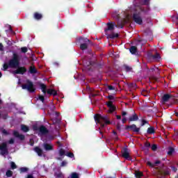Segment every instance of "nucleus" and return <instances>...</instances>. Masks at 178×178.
I'll use <instances>...</instances> for the list:
<instances>
[{
    "label": "nucleus",
    "instance_id": "nucleus-15",
    "mask_svg": "<svg viewBox=\"0 0 178 178\" xmlns=\"http://www.w3.org/2000/svg\"><path fill=\"white\" fill-rule=\"evenodd\" d=\"M160 162L159 161H156L154 163H152L149 161L147 162V165H148V166H150V168H154L155 166H158V165H159Z\"/></svg>",
    "mask_w": 178,
    "mask_h": 178
},
{
    "label": "nucleus",
    "instance_id": "nucleus-11",
    "mask_svg": "<svg viewBox=\"0 0 178 178\" xmlns=\"http://www.w3.org/2000/svg\"><path fill=\"white\" fill-rule=\"evenodd\" d=\"M107 106L108 107V109H109L108 112L110 113H112V112H113L115 111V109L114 105L112 104V102H108L107 103Z\"/></svg>",
    "mask_w": 178,
    "mask_h": 178
},
{
    "label": "nucleus",
    "instance_id": "nucleus-8",
    "mask_svg": "<svg viewBox=\"0 0 178 178\" xmlns=\"http://www.w3.org/2000/svg\"><path fill=\"white\" fill-rule=\"evenodd\" d=\"M27 70L24 67H20L15 71H14V74H24Z\"/></svg>",
    "mask_w": 178,
    "mask_h": 178
},
{
    "label": "nucleus",
    "instance_id": "nucleus-22",
    "mask_svg": "<svg viewBox=\"0 0 178 178\" xmlns=\"http://www.w3.org/2000/svg\"><path fill=\"white\" fill-rule=\"evenodd\" d=\"M170 98V96L169 95H165L163 97V102H166Z\"/></svg>",
    "mask_w": 178,
    "mask_h": 178
},
{
    "label": "nucleus",
    "instance_id": "nucleus-5",
    "mask_svg": "<svg viewBox=\"0 0 178 178\" xmlns=\"http://www.w3.org/2000/svg\"><path fill=\"white\" fill-rule=\"evenodd\" d=\"M22 88L23 90H27L29 92H34L35 91L34 85L30 81H28L26 84L23 85Z\"/></svg>",
    "mask_w": 178,
    "mask_h": 178
},
{
    "label": "nucleus",
    "instance_id": "nucleus-29",
    "mask_svg": "<svg viewBox=\"0 0 178 178\" xmlns=\"http://www.w3.org/2000/svg\"><path fill=\"white\" fill-rule=\"evenodd\" d=\"M59 154H60V156H65V150H63L62 149H60Z\"/></svg>",
    "mask_w": 178,
    "mask_h": 178
},
{
    "label": "nucleus",
    "instance_id": "nucleus-28",
    "mask_svg": "<svg viewBox=\"0 0 178 178\" xmlns=\"http://www.w3.org/2000/svg\"><path fill=\"white\" fill-rule=\"evenodd\" d=\"M86 48H87V44L84 43L81 44V49L84 50V49H86Z\"/></svg>",
    "mask_w": 178,
    "mask_h": 178
},
{
    "label": "nucleus",
    "instance_id": "nucleus-12",
    "mask_svg": "<svg viewBox=\"0 0 178 178\" xmlns=\"http://www.w3.org/2000/svg\"><path fill=\"white\" fill-rule=\"evenodd\" d=\"M128 129H130L133 131H135L136 133H138L140 131V128H138L137 126L132 124L128 127Z\"/></svg>",
    "mask_w": 178,
    "mask_h": 178
},
{
    "label": "nucleus",
    "instance_id": "nucleus-48",
    "mask_svg": "<svg viewBox=\"0 0 178 178\" xmlns=\"http://www.w3.org/2000/svg\"><path fill=\"white\" fill-rule=\"evenodd\" d=\"M147 123V122H145V120L143 121V126H144V124Z\"/></svg>",
    "mask_w": 178,
    "mask_h": 178
},
{
    "label": "nucleus",
    "instance_id": "nucleus-51",
    "mask_svg": "<svg viewBox=\"0 0 178 178\" xmlns=\"http://www.w3.org/2000/svg\"><path fill=\"white\" fill-rule=\"evenodd\" d=\"M175 19H177V17H173V20H175Z\"/></svg>",
    "mask_w": 178,
    "mask_h": 178
},
{
    "label": "nucleus",
    "instance_id": "nucleus-18",
    "mask_svg": "<svg viewBox=\"0 0 178 178\" xmlns=\"http://www.w3.org/2000/svg\"><path fill=\"white\" fill-rule=\"evenodd\" d=\"M131 54H134L137 52V47L133 46L129 49Z\"/></svg>",
    "mask_w": 178,
    "mask_h": 178
},
{
    "label": "nucleus",
    "instance_id": "nucleus-21",
    "mask_svg": "<svg viewBox=\"0 0 178 178\" xmlns=\"http://www.w3.org/2000/svg\"><path fill=\"white\" fill-rule=\"evenodd\" d=\"M34 17L35 19H36L37 20H40V19H41L42 17V15L40 14V13H35L34 14Z\"/></svg>",
    "mask_w": 178,
    "mask_h": 178
},
{
    "label": "nucleus",
    "instance_id": "nucleus-3",
    "mask_svg": "<svg viewBox=\"0 0 178 178\" xmlns=\"http://www.w3.org/2000/svg\"><path fill=\"white\" fill-rule=\"evenodd\" d=\"M143 7H137L134 13L133 19L137 24H143V18H141V12H143Z\"/></svg>",
    "mask_w": 178,
    "mask_h": 178
},
{
    "label": "nucleus",
    "instance_id": "nucleus-17",
    "mask_svg": "<svg viewBox=\"0 0 178 178\" xmlns=\"http://www.w3.org/2000/svg\"><path fill=\"white\" fill-rule=\"evenodd\" d=\"M34 150L37 152L39 156H41L42 155V149H40L39 147H35Z\"/></svg>",
    "mask_w": 178,
    "mask_h": 178
},
{
    "label": "nucleus",
    "instance_id": "nucleus-14",
    "mask_svg": "<svg viewBox=\"0 0 178 178\" xmlns=\"http://www.w3.org/2000/svg\"><path fill=\"white\" fill-rule=\"evenodd\" d=\"M13 134L15 137H17L20 140H24V135L19 134V132L15 131Z\"/></svg>",
    "mask_w": 178,
    "mask_h": 178
},
{
    "label": "nucleus",
    "instance_id": "nucleus-49",
    "mask_svg": "<svg viewBox=\"0 0 178 178\" xmlns=\"http://www.w3.org/2000/svg\"><path fill=\"white\" fill-rule=\"evenodd\" d=\"M172 170H174V172H176V168H175V167H172Z\"/></svg>",
    "mask_w": 178,
    "mask_h": 178
},
{
    "label": "nucleus",
    "instance_id": "nucleus-20",
    "mask_svg": "<svg viewBox=\"0 0 178 178\" xmlns=\"http://www.w3.org/2000/svg\"><path fill=\"white\" fill-rule=\"evenodd\" d=\"M21 130L25 133H27V131H29V127L22 124L21 125Z\"/></svg>",
    "mask_w": 178,
    "mask_h": 178
},
{
    "label": "nucleus",
    "instance_id": "nucleus-54",
    "mask_svg": "<svg viewBox=\"0 0 178 178\" xmlns=\"http://www.w3.org/2000/svg\"><path fill=\"white\" fill-rule=\"evenodd\" d=\"M2 104V100L0 99V104Z\"/></svg>",
    "mask_w": 178,
    "mask_h": 178
},
{
    "label": "nucleus",
    "instance_id": "nucleus-2",
    "mask_svg": "<svg viewBox=\"0 0 178 178\" xmlns=\"http://www.w3.org/2000/svg\"><path fill=\"white\" fill-rule=\"evenodd\" d=\"M95 120L97 123H99V124L101 125V129H102V127H105L106 124H111V122H109L108 117L102 116L99 114H97L95 116Z\"/></svg>",
    "mask_w": 178,
    "mask_h": 178
},
{
    "label": "nucleus",
    "instance_id": "nucleus-32",
    "mask_svg": "<svg viewBox=\"0 0 178 178\" xmlns=\"http://www.w3.org/2000/svg\"><path fill=\"white\" fill-rule=\"evenodd\" d=\"M66 156H68L69 158H73V156H74L73 153H67Z\"/></svg>",
    "mask_w": 178,
    "mask_h": 178
},
{
    "label": "nucleus",
    "instance_id": "nucleus-33",
    "mask_svg": "<svg viewBox=\"0 0 178 178\" xmlns=\"http://www.w3.org/2000/svg\"><path fill=\"white\" fill-rule=\"evenodd\" d=\"M56 177H63L62 173L59 172L55 174Z\"/></svg>",
    "mask_w": 178,
    "mask_h": 178
},
{
    "label": "nucleus",
    "instance_id": "nucleus-55",
    "mask_svg": "<svg viewBox=\"0 0 178 178\" xmlns=\"http://www.w3.org/2000/svg\"><path fill=\"white\" fill-rule=\"evenodd\" d=\"M113 134H115V136H116V132L113 131Z\"/></svg>",
    "mask_w": 178,
    "mask_h": 178
},
{
    "label": "nucleus",
    "instance_id": "nucleus-47",
    "mask_svg": "<svg viewBox=\"0 0 178 178\" xmlns=\"http://www.w3.org/2000/svg\"><path fill=\"white\" fill-rule=\"evenodd\" d=\"M117 119H121V117H120V115H117Z\"/></svg>",
    "mask_w": 178,
    "mask_h": 178
},
{
    "label": "nucleus",
    "instance_id": "nucleus-1",
    "mask_svg": "<svg viewBox=\"0 0 178 178\" xmlns=\"http://www.w3.org/2000/svg\"><path fill=\"white\" fill-rule=\"evenodd\" d=\"M19 65H20V57L17 54H13V58L10 60L8 65V63H5L3 66V70H6L8 67H19Z\"/></svg>",
    "mask_w": 178,
    "mask_h": 178
},
{
    "label": "nucleus",
    "instance_id": "nucleus-34",
    "mask_svg": "<svg viewBox=\"0 0 178 178\" xmlns=\"http://www.w3.org/2000/svg\"><path fill=\"white\" fill-rule=\"evenodd\" d=\"M152 151H156V145H152V147H151Z\"/></svg>",
    "mask_w": 178,
    "mask_h": 178
},
{
    "label": "nucleus",
    "instance_id": "nucleus-44",
    "mask_svg": "<svg viewBox=\"0 0 178 178\" xmlns=\"http://www.w3.org/2000/svg\"><path fill=\"white\" fill-rule=\"evenodd\" d=\"M144 4H145V5H148V0H145Z\"/></svg>",
    "mask_w": 178,
    "mask_h": 178
},
{
    "label": "nucleus",
    "instance_id": "nucleus-10",
    "mask_svg": "<svg viewBox=\"0 0 178 178\" xmlns=\"http://www.w3.org/2000/svg\"><path fill=\"white\" fill-rule=\"evenodd\" d=\"M43 148L45 151H52L54 149V145L51 143H44Z\"/></svg>",
    "mask_w": 178,
    "mask_h": 178
},
{
    "label": "nucleus",
    "instance_id": "nucleus-52",
    "mask_svg": "<svg viewBox=\"0 0 178 178\" xmlns=\"http://www.w3.org/2000/svg\"><path fill=\"white\" fill-rule=\"evenodd\" d=\"M10 30L11 31L12 30V28L10 27V26H8Z\"/></svg>",
    "mask_w": 178,
    "mask_h": 178
},
{
    "label": "nucleus",
    "instance_id": "nucleus-42",
    "mask_svg": "<svg viewBox=\"0 0 178 178\" xmlns=\"http://www.w3.org/2000/svg\"><path fill=\"white\" fill-rule=\"evenodd\" d=\"M108 90H115V87H113L112 86H108Z\"/></svg>",
    "mask_w": 178,
    "mask_h": 178
},
{
    "label": "nucleus",
    "instance_id": "nucleus-37",
    "mask_svg": "<svg viewBox=\"0 0 178 178\" xmlns=\"http://www.w3.org/2000/svg\"><path fill=\"white\" fill-rule=\"evenodd\" d=\"M21 172H27L29 169L27 168H20Z\"/></svg>",
    "mask_w": 178,
    "mask_h": 178
},
{
    "label": "nucleus",
    "instance_id": "nucleus-56",
    "mask_svg": "<svg viewBox=\"0 0 178 178\" xmlns=\"http://www.w3.org/2000/svg\"><path fill=\"white\" fill-rule=\"evenodd\" d=\"M100 134H102V131L100 129Z\"/></svg>",
    "mask_w": 178,
    "mask_h": 178
},
{
    "label": "nucleus",
    "instance_id": "nucleus-38",
    "mask_svg": "<svg viewBox=\"0 0 178 178\" xmlns=\"http://www.w3.org/2000/svg\"><path fill=\"white\" fill-rule=\"evenodd\" d=\"M145 147L146 148H149V147H151V143H146L145 144Z\"/></svg>",
    "mask_w": 178,
    "mask_h": 178
},
{
    "label": "nucleus",
    "instance_id": "nucleus-43",
    "mask_svg": "<svg viewBox=\"0 0 178 178\" xmlns=\"http://www.w3.org/2000/svg\"><path fill=\"white\" fill-rule=\"evenodd\" d=\"M127 115V113H126V112H122V116H126Z\"/></svg>",
    "mask_w": 178,
    "mask_h": 178
},
{
    "label": "nucleus",
    "instance_id": "nucleus-45",
    "mask_svg": "<svg viewBox=\"0 0 178 178\" xmlns=\"http://www.w3.org/2000/svg\"><path fill=\"white\" fill-rule=\"evenodd\" d=\"M126 120H127L126 118H123L122 119V123H126Z\"/></svg>",
    "mask_w": 178,
    "mask_h": 178
},
{
    "label": "nucleus",
    "instance_id": "nucleus-26",
    "mask_svg": "<svg viewBox=\"0 0 178 178\" xmlns=\"http://www.w3.org/2000/svg\"><path fill=\"white\" fill-rule=\"evenodd\" d=\"M70 177L71 178H79V175L78 173L76 172H72L71 175H70Z\"/></svg>",
    "mask_w": 178,
    "mask_h": 178
},
{
    "label": "nucleus",
    "instance_id": "nucleus-50",
    "mask_svg": "<svg viewBox=\"0 0 178 178\" xmlns=\"http://www.w3.org/2000/svg\"><path fill=\"white\" fill-rule=\"evenodd\" d=\"M2 77V72H0V78Z\"/></svg>",
    "mask_w": 178,
    "mask_h": 178
},
{
    "label": "nucleus",
    "instance_id": "nucleus-31",
    "mask_svg": "<svg viewBox=\"0 0 178 178\" xmlns=\"http://www.w3.org/2000/svg\"><path fill=\"white\" fill-rule=\"evenodd\" d=\"M10 166L12 169H16V164L14 162L10 163Z\"/></svg>",
    "mask_w": 178,
    "mask_h": 178
},
{
    "label": "nucleus",
    "instance_id": "nucleus-4",
    "mask_svg": "<svg viewBox=\"0 0 178 178\" xmlns=\"http://www.w3.org/2000/svg\"><path fill=\"white\" fill-rule=\"evenodd\" d=\"M40 87L44 94H47V92L49 95H56V94H57L56 90H55L54 89H48L47 90V86H45V84H44V83H40Z\"/></svg>",
    "mask_w": 178,
    "mask_h": 178
},
{
    "label": "nucleus",
    "instance_id": "nucleus-6",
    "mask_svg": "<svg viewBox=\"0 0 178 178\" xmlns=\"http://www.w3.org/2000/svg\"><path fill=\"white\" fill-rule=\"evenodd\" d=\"M0 151L1 155L8 154V147H6V143H3L0 145Z\"/></svg>",
    "mask_w": 178,
    "mask_h": 178
},
{
    "label": "nucleus",
    "instance_id": "nucleus-9",
    "mask_svg": "<svg viewBox=\"0 0 178 178\" xmlns=\"http://www.w3.org/2000/svg\"><path fill=\"white\" fill-rule=\"evenodd\" d=\"M107 29H105L106 34H108V31L113 30L116 27V24L113 22L107 24Z\"/></svg>",
    "mask_w": 178,
    "mask_h": 178
},
{
    "label": "nucleus",
    "instance_id": "nucleus-39",
    "mask_svg": "<svg viewBox=\"0 0 178 178\" xmlns=\"http://www.w3.org/2000/svg\"><path fill=\"white\" fill-rule=\"evenodd\" d=\"M67 165V162L66 161H63L61 163V166H66Z\"/></svg>",
    "mask_w": 178,
    "mask_h": 178
},
{
    "label": "nucleus",
    "instance_id": "nucleus-27",
    "mask_svg": "<svg viewBox=\"0 0 178 178\" xmlns=\"http://www.w3.org/2000/svg\"><path fill=\"white\" fill-rule=\"evenodd\" d=\"M173 152H175V149H173L172 147H170L168 152V155H172Z\"/></svg>",
    "mask_w": 178,
    "mask_h": 178
},
{
    "label": "nucleus",
    "instance_id": "nucleus-19",
    "mask_svg": "<svg viewBox=\"0 0 178 178\" xmlns=\"http://www.w3.org/2000/svg\"><path fill=\"white\" fill-rule=\"evenodd\" d=\"M29 72L31 74L37 73V70H35V67L33 65H31L30 67Z\"/></svg>",
    "mask_w": 178,
    "mask_h": 178
},
{
    "label": "nucleus",
    "instance_id": "nucleus-57",
    "mask_svg": "<svg viewBox=\"0 0 178 178\" xmlns=\"http://www.w3.org/2000/svg\"><path fill=\"white\" fill-rule=\"evenodd\" d=\"M165 175H169V172H166Z\"/></svg>",
    "mask_w": 178,
    "mask_h": 178
},
{
    "label": "nucleus",
    "instance_id": "nucleus-53",
    "mask_svg": "<svg viewBox=\"0 0 178 178\" xmlns=\"http://www.w3.org/2000/svg\"><path fill=\"white\" fill-rule=\"evenodd\" d=\"M108 98H110V99H112V96H109Z\"/></svg>",
    "mask_w": 178,
    "mask_h": 178
},
{
    "label": "nucleus",
    "instance_id": "nucleus-41",
    "mask_svg": "<svg viewBox=\"0 0 178 178\" xmlns=\"http://www.w3.org/2000/svg\"><path fill=\"white\" fill-rule=\"evenodd\" d=\"M13 143H15V140H13V138H11V139L9 140V144H13Z\"/></svg>",
    "mask_w": 178,
    "mask_h": 178
},
{
    "label": "nucleus",
    "instance_id": "nucleus-30",
    "mask_svg": "<svg viewBox=\"0 0 178 178\" xmlns=\"http://www.w3.org/2000/svg\"><path fill=\"white\" fill-rule=\"evenodd\" d=\"M12 175H13L12 171L8 170V171L6 172V177H10V176H12Z\"/></svg>",
    "mask_w": 178,
    "mask_h": 178
},
{
    "label": "nucleus",
    "instance_id": "nucleus-13",
    "mask_svg": "<svg viewBox=\"0 0 178 178\" xmlns=\"http://www.w3.org/2000/svg\"><path fill=\"white\" fill-rule=\"evenodd\" d=\"M129 122H136V120H138V116H137V114L132 115L129 118Z\"/></svg>",
    "mask_w": 178,
    "mask_h": 178
},
{
    "label": "nucleus",
    "instance_id": "nucleus-24",
    "mask_svg": "<svg viewBox=\"0 0 178 178\" xmlns=\"http://www.w3.org/2000/svg\"><path fill=\"white\" fill-rule=\"evenodd\" d=\"M147 133L149 134H153V133H155V129H154V127L148 128Z\"/></svg>",
    "mask_w": 178,
    "mask_h": 178
},
{
    "label": "nucleus",
    "instance_id": "nucleus-7",
    "mask_svg": "<svg viewBox=\"0 0 178 178\" xmlns=\"http://www.w3.org/2000/svg\"><path fill=\"white\" fill-rule=\"evenodd\" d=\"M123 158L125 159H128L130 161V153L129 152V149L127 148H124L122 151Z\"/></svg>",
    "mask_w": 178,
    "mask_h": 178
},
{
    "label": "nucleus",
    "instance_id": "nucleus-40",
    "mask_svg": "<svg viewBox=\"0 0 178 178\" xmlns=\"http://www.w3.org/2000/svg\"><path fill=\"white\" fill-rule=\"evenodd\" d=\"M39 99L42 101V102H44V96H39Z\"/></svg>",
    "mask_w": 178,
    "mask_h": 178
},
{
    "label": "nucleus",
    "instance_id": "nucleus-23",
    "mask_svg": "<svg viewBox=\"0 0 178 178\" xmlns=\"http://www.w3.org/2000/svg\"><path fill=\"white\" fill-rule=\"evenodd\" d=\"M109 38H118L119 37L118 33H111V35H108Z\"/></svg>",
    "mask_w": 178,
    "mask_h": 178
},
{
    "label": "nucleus",
    "instance_id": "nucleus-25",
    "mask_svg": "<svg viewBox=\"0 0 178 178\" xmlns=\"http://www.w3.org/2000/svg\"><path fill=\"white\" fill-rule=\"evenodd\" d=\"M135 176L137 178H140V177H141V176H143V172H139V171H136Z\"/></svg>",
    "mask_w": 178,
    "mask_h": 178
},
{
    "label": "nucleus",
    "instance_id": "nucleus-16",
    "mask_svg": "<svg viewBox=\"0 0 178 178\" xmlns=\"http://www.w3.org/2000/svg\"><path fill=\"white\" fill-rule=\"evenodd\" d=\"M40 131L41 134H47V133H48V130H47V128H45L44 126L40 127Z\"/></svg>",
    "mask_w": 178,
    "mask_h": 178
},
{
    "label": "nucleus",
    "instance_id": "nucleus-35",
    "mask_svg": "<svg viewBox=\"0 0 178 178\" xmlns=\"http://www.w3.org/2000/svg\"><path fill=\"white\" fill-rule=\"evenodd\" d=\"M153 58L154 59H156V60H158V59H159L161 58V56H159V55L158 54H156L155 56H153Z\"/></svg>",
    "mask_w": 178,
    "mask_h": 178
},
{
    "label": "nucleus",
    "instance_id": "nucleus-36",
    "mask_svg": "<svg viewBox=\"0 0 178 178\" xmlns=\"http://www.w3.org/2000/svg\"><path fill=\"white\" fill-rule=\"evenodd\" d=\"M21 51L25 54V52H27V47H22Z\"/></svg>",
    "mask_w": 178,
    "mask_h": 178
},
{
    "label": "nucleus",
    "instance_id": "nucleus-46",
    "mask_svg": "<svg viewBox=\"0 0 178 178\" xmlns=\"http://www.w3.org/2000/svg\"><path fill=\"white\" fill-rule=\"evenodd\" d=\"M2 48H3V46L0 43V50H1Z\"/></svg>",
    "mask_w": 178,
    "mask_h": 178
}]
</instances>
